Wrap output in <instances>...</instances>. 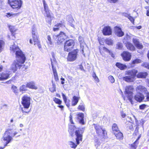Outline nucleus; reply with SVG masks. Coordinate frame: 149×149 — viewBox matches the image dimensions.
Returning <instances> with one entry per match:
<instances>
[{"label":"nucleus","mask_w":149,"mask_h":149,"mask_svg":"<svg viewBox=\"0 0 149 149\" xmlns=\"http://www.w3.org/2000/svg\"><path fill=\"white\" fill-rule=\"evenodd\" d=\"M18 133V131L15 125H12L9 128H7L2 138V141H4L5 147L13 140V137L15 136Z\"/></svg>","instance_id":"f257e3e1"},{"label":"nucleus","mask_w":149,"mask_h":149,"mask_svg":"<svg viewBox=\"0 0 149 149\" xmlns=\"http://www.w3.org/2000/svg\"><path fill=\"white\" fill-rule=\"evenodd\" d=\"M138 71L135 69L129 70L125 72V74L127 76L122 78L123 80L127 82H132L135 80V77Z\"/></svg>","instance_id":"f03ea898"},{"label":"nucleus","mask_w":149,"mask_h":149,"mask_svg":"<svg viewBox=\"0 0 149 149\" xmlns=\"http://www.w3.org/2000/svg\"><path fill=\"white\" fill-rule=\"evenodd\" d=\"M82 132L79 131H76L75 135L76 136V143H74L72 141H69L68 144L72 148L75 149L78 145L79 143V141H81L82 139Z\"/></svg>","instance_id":"7ed1b4c3"},{"label":"nucleus","mask_w":149,"mask_h":149,"mask_svg":"<svg viewBox=\"0 0 149 149\" xmlns=\"http://www.w3.org/2000/svg\"><path fill=\"white\" fill-rule=\"evenodd\" d=\"M36 31V25H33L32 27V34L33 40L34 42V44L35 45H37L39 49L41 50V45L39 40L37 38L36 35L35 34Z\"/></svg>","instance_id":"20e7f679"},{"label":"nucleus","mask_w":149,"mask_h":149,"mask_svg":"<svg viewBox=\"0 0 149 149\" xmlns=\"http://www.w3.org/2000/svg\"><path fill=\"white\" fill-rule=\"evenodd\" d=\"M94 125L97 134L99 136L105 138L107 135L106 131L99 125L96 124H94Z\"/></svg>","instance_id":"39448f33"},{"label":"nucleus","mask_w":149,"mask_h":149,"mask_svg":"<svg viewBox=\"0 0 149 149\" xmlns=\"http://www.w3.org/2000/svg\"><path fill=\"white\" fill-rule=\"evenodd\" d=\"M24 63L19 61V60H15L11 65L10 69L13 72H15L17 69L20 68L23 66Z\"/></svg>","instance_id":"423d86ee"},{"label":"nucleus","mask_w":149,"mask_h":149,"mask_svg":"<svg viewBox=\"0 0 149 149\" xmlns=\"http://www.w3.org/2000/svg\"><path fill=\"white\" fill-rule=\"evenodd\" d=\"M8 3L12 8L18 10L21 8L22 2L20 0H8Z\"/></svg>","instance_id":"0eeeda50"},{"label":"nucleus","mask_w":149,"mask_h":149,"mask_svg":"<svg viewBox=\"0 0 149 149\" xmlns=\"http://www.w3.org/2000/svg\"><path fill=\"white\" fill-rule=\"evenodd\" d=\"M133 90V88L132 86H127L125 87V93L126 96L127 97L128 99L132 104H133L132 98Z\"/></svg>","instance_id":"6e6552de"},{"label":"nucleus","mask_w":149,"mask_h":149,"mask_svg":"<svg viewBox=\"0 0 149 149\" xmlns=\"http://www.w3.org/2000/svg\"><path fill=\"white\" fill-rule=\"evenodd\" d=\"M22 104L24 109H28L31 104L30 97L27 95L24 96L22 98Z\"/></svg>","instance_id":"1a4fd4ad"},{"label":"nucleus","mask_w":149,"mask_h":149,"mask_svg":"<svg viewBox=\"0 0 149 149\" xmlns=\"http://www.w3.org/2000/svg\"><path fill=\"white\" fill-rule=\"evenodd\" d=\"M78 49H75L69 53L67 57V60L69 61H73L77 58L78 52Z\"/></svg>","instance_id":"9d476101"},{"label":"nucleus","mask_w":149,"mask_h":149,"mask_svg":"<svg viewBox=\"0 0 149 149\" xmlns=\"http://www.w3.org/2000/svg\"><path fill=\"white\" fill-rule=\"evenodd\" d=\"M74 45V40H70L66 41L65 43L64 49L65 51L69 52L71 50Z\"/></svg>","instance_id":"9b49d317"},{"label":"nucleus","mask_w":149,"mask_h":149,"mask_svg":"<svg viewBox=\"0 0 149 149\" xmlns=\"http://www.w3.org/2000/svg\"><path fill=\"white\" fill-rule=\"evenodd\" d=\"M15 54L17 57L16 60H18L22 63H24L26 60V58L24 54L19 49V50L15 52Z\"/></svg>","instance_id":"f8f14e48"},{"label":"nucleus","mask_w":149,"mask_h":149,"mask_svg":"<svg viewBox=\"0 0 149 149\" xmlns=\"http://www.w3.org/2000/svg\"><path fill=\"white\" fill-rule=\"evenodd\" d=\"M67 37V36L65 33L63 32H61L58 35V43L60 44L62 43L66 39Z\"/></svg>","instance_id":"ddd939ff"},{"label":"nucleus","mask_w":149,"mask_h":149,"mask_svg":"<svg viewBox=\"0 0 149 149\" xmlns=\"http://www.w3.org/2000/svg\"><path fill=\"white\" fill-rule=\"evenodd\" d=\"M114 31L115 34L118 37H122L124 35V32L122 31L121 28L119 27H115Z\"/></svg>","instance_id":"4468645a"},{"label":"nucleus","mask_w":149,"mask_h":149,"mask_svg":"<svg viewBox=\"0 0 149 149\" xmlns=\"http://www.w3.org/2000/svg\"><path fill=\"white\" fill-rule=\"evenodd\" d=\"M45 13L44 15L47 17L46 19V21L49 24H50L52 20V17L50 14V11L49 9L45 10Z\"/></svg>","instance_id":"2eb2a0df"},{"label":"nucleus","mask_w":149,"mask_h":149,"mask_svg":"<svg viewBox=\"0 0 149 149\" xmlns=\"http://www.w3.org/2000/svg\"><path fill=\"white\" fill-rule=\"evenodd\" d=\"M124 60L129 61L131 58V55L130 53L127 52H124L121 54Z\"/></svg>","instance_id":"dca6fc26"},{"label":"nucleus","mask_w":149,"mask_h":149,"mask_svg":"<svg viewBox=\"0 0 149 149\" xmlns=\"http://www.w3.org/2000/svg\"><path fill=\"white\" fill-rule=\"evenodd\" d=\"M103 34L105 36H109L111 34V29L109 26H105L102 30Z\"/></svg>","instance_id":"f3484780"},{"label":"nucleus","mask_w":149,"mask_h":149,"mask_svg":"<svg viewBox=\"0 0 149 149\" xmlns=\"http://www.w3.org/2000/svg\"><path fill=\"white\" fill-rule=\"evenodd\" d=\"M144 96L140 93H138L134 96L135 100L137 102H141L144 99Z\"/></svg>","instance_id":"a211bd4d"},{"label":"nucleus","mask_w":149,"mask_h":149,"mask_svg":"<svg viewBox=\"0 0 149 149\" xmlns=\"http://www.w3.org/2000/svg\"><path fill=\"white\" fill-rule=\"evenodd\" d=\"M77 118L79 120V122L82 124H84V114L79 112L77 114Z\"/></svg>","instance_id":"6ab92c4d"},{"label":"nucleus","mask_w":149,"mask_h":149,"mask_svg":"<svg viewBox=\"0 0 149 149\" xmlns=\"http://www.w3.org/2000/svg\"><path fill=\"white\" fill-rule=\"evenodd\" d=\"M136 91L139 93L141 92L144 93H147V90L145 87L143 86L139 85L136 88Z\"/></svg>","instance_id":"aec40b11"},{"label":"nucleus","mask_w":149,"mask_h":149,"mask_svg":"<svg viewBox=\"0 0 149 149\" xmlns=\"http://www.w3.org/2000/svg\"><path fill=\"white\" fill-rule=\"evenodd\" d=\"M133 41L136 47L139 49H142L143 48V45L140 43L138 40L136 38H133Z\"/></svg>","instance_id":"412c9836"},{"label":"nucleus","mask_w":149,"mask_h":149,"mask_svg":"<svg viewBox=\"0 0 149 149\" xmlns=\"http://www.w3.org/2000/svg\"><path fill=\"white\" fill-rule=\"evenodd\" d=\"M51 61L52 68V69L54 79L56 81H57L58 80V78L56 70V68L54 67V63H52V60H51Z\"/></svg>","instance_id":"4be33fe9"},{"label":"nucleus","mask_w":149,"mask_h":149,"mask_svg":"<svg viewBox=\"0 0 149 149\" xmlns=\"http://www.w3.org/2000/svg\"><path fill=\"white\" fill-rule=\"evenodd\" d=\"M76 131H79L81 132L82 133H83V132L81 130H77V128L71 126L69 128L68 130V131L70 134L72 136H73V134H74V132L75 133Z\"/></svg>","instance_id":"5701e85b"},{"label":"nucleus","mask_w":149,"mask_h":149,"mask_svg":"<svg viewBox=\"0 0 149 149\" xmlns=\"http://www.w3.org/2000/svg\"><path fill=\"white\" fill-rule=\"evenodd\" d=\"M147 75V72L143 71L139 73L137 75V77L138 78H145Z\"/></svg>","instance_id":"b1692460"},{"label":"nucleus","mask_w":149,"mask_h":149,"mask_svg":"<svg viewBox=\"0 0 149 149\" xmlns=\"http://www.w3.org/2000/svg\"><path fill=\"white\" fill-rule=\"evenodd\" d=\"M80 98V97L74 96L72 98V106H74L77 104Z\"/></svg>","instance_id":"393cba45"},{"label":"nucleus","mask_w":149,"mask_h":149,"mask_svg":"<svg viewBox=\"0 0 149 149\" xmlns=\"http://www.w3.org/2000/svg\"><path fill=\"white\" fill-rule=\"evenodd\" d=\"M46 41L47 45L51 47L53 45V40H52L50 35H47L46 37Z\"/></svg>","instance_id":"a878e982"},{"label":"nucleus","mask_w":149,"mask_h":149,"mask_svg":"<svg viewBox=\"0 0 149 149\" xmlns=\"http://www.w3.org/2000/svg\"><path fill=\"white\" fill-rule=\"evenodd\" d=\"M9 74L5 73L1 74L0 75V80H5L7 79L9 77Z\"/></svg>","instance_id":"bb28decb"},{"label":"nucleus","mask_w":149,"mask_h":149,"mask_svg":"<svg viewBox=\"0 0 149 149\" xmlns=\"http://www.w3.org/2000/svg\"><path fill=\"white\" fill-rule=\"evenodd\" d=\"M126 46L128 49L131 51H134L135 49L134 47L130 42H127L126 44Z\"/></svg>","instance_id":"cd10ccee"},{"label":"nucleus","mask_w":149,"mask_h":149,"mask_svg":"<svg viewBox=\"0 0 149 149\" xmlns=\"http://www.w3.org/2000/svg\"><path fill=\"white\" fill-rule=\"evenodd\" d=\"M114 134L117 139L120 140L123 139V134L120 131L116 132Z\"/></svg>","instance_id":"c85d7f7f"},{"label":"nucleus","mask_w":149,"mask_h":149,"mask_svg":"<svg viewBox=\"0 0 149 149\" xmlns=\"http://www.w3.org/2000/svg\"><path fill=\"white\" fill-rule=\"evenodd\" d=\"M11 52L13 53L16 52L17 51L19 50V49L17 45H14L11 46L10 47Z\"/></svg>","instance_id":"c756f323"},{"label":"nucleus","mask_w":149,"mask_h":149,"mask_svg":"<svg viewBox=\"0 0 149 149\" xmlns=\"http://www.w3.org/2000/svg\"><path fill=\"white\" fill-rule=\"evenodd\" d=\"M116 65L121 70L125 69L127 68V66L125 65L118 63H116Z\"/></svg>","instance_id":"7c9ffc66"},{"label":"nucleus","mask_w":149,"mask_h":149,"mask_svg":"<svg viewBox=\"0 0 149 149\" xmlns=\"http://www.w3.org/2000/svg\"><path fill=\"white\" fill-rule=\"evenodd\" d=\"M26 86L31 88L36 89L37 88L36 87L35 85V84L33 82H29L26 84Z\"/></svg>","instance_id":"2f4dec72"},{"label":"nucleus","mask_w":149,"mask_h":149,"mask_svg":"<svg viewBox=\"0 0 149 149\" xmlns=\"http://www.w3.org/2000/svg\"><path fill=\"white\" fill-rule=\"evenodd\" d=\"M77 109L79 110L84 111H85V106L83 103H80Z\"/></svg>","instance_id":"473e14b6"},{"label":"nucleus","mask_w":149,"mask_h":149,"mask_svg":"<svg viewBox=\"0 0 149 149\" xmlns=\"http://www.w3.org/2000/svg\"><path fill=\"white\" fill-rule=\"evenodd\" d=\"M112 129L114 134L120 131L118 128L117 125L116 124H113L112 126Z\"/></svg>","instance_id":"72a5a7b5"},{"label":"nucleus","mask_w":149,"mask_h":149,"mask_svg":"<svg viewBox=\"0 0 149 149\" xmlns=\"http://www.w3.org/2000/svg\"><path fill=\"white\" fill-rule=\"evenodd\" d=\"M19 13H9L6 14V16L8 17L11 18L15 17L18 15Z\"/></svg>","instance_id":"f704fd0d"},{"label":"nucleus","mask_w":149,"mask_h":149,"mask_svg":"<svg viewBox=\"0 0 149 149\" xmlns=\"http://www.w3.org/2000/svg\"><path fill=\"white\" fill-rule=\"evenodd\" d=\"M62 25V24L60 23H58L54 26L53 28V31H54L58 30L59 28Z\"/></svg>","instance_id":"c9c22d12"},{"label":"nucleus","mask_w":149,"mask_h":149,"mask_svg":"<svg viewBox=\"0 0 149 149\" xmlns=\"http://www.w3.org/2000/svg\"><path fill=\"white\" fill-rule=\"evenodd\" d=\"M141 136H139L138 137V139H136V141L134 142L133 144H132V146L134 149H136L137 147V145L138 144L139 142L138 141V139L140 138Z\"/></svg>","instance_id":"e433bc0d"},{"label":"nucleus","mask_w":149,"mask_h":149,"mask_svg":"<svg viewBox=\"0 0 149 149\" xmlns=\"http://www.w3.org/2000/svg\"><path fill=\"white\" fill-rule=\"evenodd\" d=\"M92 77L94 78L95 82L98 83L99 82V80L97 76L96 75L95 72H93Z\"/></svg>","instance_id":"4c0bfd02"},{"label":"nucleus","mask_w":149,"mask_h":149,"mask_svg":"<svg viewBox=\"0 0 149 149\" xmlns=\"http://www.w3.org/2000/svg\"><path fill=\"white\" fill-rule=\"evenodd\" d=\"M9 28L11 32L13 34V33L15 32L17 30V29L15 28L14 26H9Z\"/></svg>","instance_id":"58836bf2"},{"label":"nucleus","mask_w":149,"mask_h":149,"mask_svg":"<svg viewBox=\"0 0 149 149\" xmlns=\"http://www.w3.org/2000/svg\"><path fill=\"white\" fill-rule=\"evenodd\" d=\"M79 40L80 44L81 47L82 46L83 47L84 44L83 38L82 37L80 36L79 37Z\"/></svg>","instance_id":"ea45409f"},{"label":"nucleus","mask_w":149,"mask_h":149,"mask_svg":"<svg viewBox=\"0 0 149 149\" xmlns=\"http://www.w3.org/2000/svg\"><path fill=\"white\" fill-rule=\"evenodd\" d=\"M62 95L65 103L66 105L68 106V107H69L70 106V104L69 103L67 102V99L66 96L63 93H62Z\"/></svg>","instance_id":"a19ab883"},{"label":"nucleus","mask_w":149,"mask_h":149,"mask_svg":"<svg viewBox=\"0 0 149 149\" xmlns=\"http://www.w3.org/2000/svg\"><path fill=\"white\" fill-rule=\"evenodd\" d=\"M94 141L95 146L96 148H97L98 146H100V143L96 137L94 138Z\"/></svg>","instance_id":"79ce46f5"},{"label":"nucleus","mask_w":149,"mask_h":149,"mask_svg":"<svg viewBox=\"0 0 149 149\" xmlns=\"http://www.w3.org/2000/svg\"><path fill=\"white\" fill-rule=\"evenodd\" d=\"M49 90L52 92H54L56 91V87L54 84L52 83V87L49 88Z\"/></svg>","instance_id":"37998d69"},{"label":"nucleus","mask_w":149,"mask_h":149,"mask_svg":"<svg viewBox=\"0 0 149 149\" xmlns=\"http://www.w3.org/2000/svg\"><path fill=\"white\" fill-rule=\"evenodd\" d=\"M12 88L13 92L16 94L17 95L19 91L17 87L15 86H13Z\"/></svg>","instance_id":"c03bdc74"},{"label":"nucleus","mask_w":149,"mask_h":149,"mask_svg":"<svg viewBox=\"0 0 149 149\" xmlns=\"http://www.w3.org/2000/svg\"><path fill=\"white\" fill-rule=\"evenodd\" d=\"M106 42L107 44L109 45H112L113 44V41L111 39H107L106 40Z\"/></svg>","instance_id":"a18cd8bd"},{"label":"nucleus","mask_w":149,"mask_h":149,"mask_svg":"<svg viewBox=\"0 0 149 149\" xmlns=\"http://www.w3.org/2000/svg\"><path fill=\"white\" fill-rule=\"evenodd\" d=\"M53 100L56 103L58 104H60L62 102L61 100L60 99L56 97H54L53 98Z\"/></svg>","instance_id":"49530a36"},{"label":"nucleus","mask_w":149,"mask_h":149,"mask_svg":"<svg viewBox=\"0 0 149 149\" xmlns=\"http://www.w3.org/2000/svg\"><path fill=\"white\" fill-rule=\"evenodd\" d=\"M44 10L49 9V8L45 0L42 1Z\"/></svg>","instance_id":"de8ad7c7"},{"label":"nucleus","mask_w":149,"mask_h":149,"mask_svg":"<svg viewBox=\"0 0 149 149\" xmlns=\"http://www.w3.org/2000/svg\"><path fill=\"white\" fill-rule=\"evenodd\" d=\"M141 62V60L139 59H136L135 60H133L132 61V64H136L138 63H140Z\"/></svg>","instance_id":"09e8293b"},{"label":"nucleus","mask_w":149,"mask_h":149,"mask_svg":"<svg viewBox=\"0 0 149 149\" xmlns=\"http://www.w3.org/2000/svg\"><path fill=\"white\" fill-rule=\"evenodd\" d=\"M141 66L149 69V63L148 62H144L142 64Z\"/></svg>","instance_id":"8fccbe9b"},{"label":"nucleus","mask_w":149,"mask_h":149,"mask_svg":"<svg viewBox=\"0 0 149 149\" xmlns=\"http://www.w3.org/2000/svg\"><path fill=\"white\" fill-rule=\"evenodd\" d=\"M103 49L105 51L107 52H108L110 54L111 56L112 57L114 58V56L113 55V54L108 49H107V48L103 47Z\"/></svg>","instance_id":"3c124183"},{"label":"nucleus","mask_w":149,"mask_h":149,"mask_svg":"<svg viewBox=\"0 0 149 149\" xmlns=\"http://www.w3.org/2000/svg\"><path fill=\"white\" fill-rule=\"evenodd\" d=\"M27 86H26L23 85L21 86L19 88V90L20 91H25L27 90Z\"/></svg>","instance_id":"603ef678"},{"label":"nucleus","mask_w":149,"mask_h":149,"mask_svg":"<svg viewBox=\"0 0 149 149\" xmlns=\"http://www.w3.org/2000/svg\"><path fill=\"white\" fill-rule=\"evenodd\" d=\"M123 47V45L122 43L118 42L116 46V47L117 48L119 49H121Z\"/></svg>","instance_id":"864d4df0"},{"label":"nucleus","mask_w":149,"mask_h":149,"mask_svg":"<svg viewBox=\"0 0 149 149\" xmlns=\"http://www.w3.org/2000/svg\"><path fill=\"white\" fill-rule=\"evenodd\" d=\"M109 80L111 83H113L115 81V79L111 75L109 76L108 77Z\"/></svg>","instance_id":"5fc2aeb1"},{"label":"nucleus","mask_w":149,"mask_h":149,"mask_svg":"<svg viewBox=\"0 0 149 149\" xmlns=\"http://www.w3.org/2000/svg\"><path fill=\"white\" fill-rule=\"evenodd\" d=\"M132 36H130L129 35H128L127 34L124 40L123 41V42H125V39H127L129 41H130V39H132L133 40V38H132Z\"/></svg>","instance_id":"6e6d98bb"},{"label":"nucleus","mask_w":149,"mask_h":149,"mask_svg":"<svg viewBox=\"0 0 149 149\" xmlns=\"http://www.w3.org/2000/svg\"><path fill=\"white\" fill-rule=\"evenodd\" d=\"M4 45V42L2 40H0V52H1L3 49L2 47Z\"/></svg>","instance_id":"4d7b16f0"},{"label":"nucleus","mask_w":149,"mask_h":149,"mask_svg":"<svg viewBox=\"0 0 149 149\" xmlns=\"http://www.w3.org/2000/svg\"><path fill=\"white\" fill-rule=\"evenodd\" d=\"M146 107V105L144 104L141 105L139 106V108L141 109H144Z\"/></svg>","instance_id":"13d9d810"},{"label":"nucleus","mask_w":149,"mask_h":149,"mask_svg":"<svg viewBox=\"0 0 149 149\" xmlns=\"http://www.w3.org/2000/svg\"><path fill=\"white\" fill-rule=\"evenodd\" d=\"M128 18L131 22H134V19L132 17L130 16H128Z\"/></svg>","instance_id":"bf43d9fd"},{"label":"nucleus","mask_w":149,"mask_h":149,"mask_svg":"<svg viewBox=\"0 0 149 149\" xmlns=\"http://www.w3.org/2000/svg\"><path fill=\"white\" fill-rule=\"evenodd\" d=\"M69 118H70V121L71 123L72 124H74V123H73V120H72V115L70 114V116H69Z\"/></svg>","instance_id":"052dcab7"},{"label":"nucleus","mask_w":149,"mask_h":149,"mask_svg":"<svg viewBox=\"0 0 149 149\" xmlns=\"http://www.w3.org/2000/svg\"><path fill=\"white\" fill-rule=\"evenodd\" d=\"M108 1L111 3H116L118 0H107Z\"/></svg>","instance_id":"680f3d73"},{"label":"nucleus","mask_w":149,"mask_h":149,"mask_svg":"<svg viewBox=\"0 0 149 149\" xmlns=\"http://www.w3.org/2000/svg\"><path fill=\"white\" fill-rule=\"evenodd\" d=\"M61 84H63L65 83V79L63 78H61Z\"/></svg>","instance_id":"e2e57ef3"},{"label":"nucleus","mask_w":149,"mask_h":149,"mask_svg":"<svg viewBox=\"0 0 149 149\" xmlns=\"http://www.w3.org/2000/svg\"><path fill=\"white\" fill-rule=\"evenodd\" d=\"M67 17H68L70 18V21H71L72 22H73L74 21V19H72L71 15H69L67 16Z\"/></svg>","instance_id":"0e129e2a"},{"label":"nucleus","mask_w":149,"mask_h":149,"mask_svg":"<svg viewBox=\"0 0 149 149\" xmlns=\"http://www.w3.org/2000/svg\"><path fill=\"white\" fill-rule=\"evenodd\" d=\"M121 116L122 118H124L126 116V114L123 112H122L121 113Z\"/></svg>","instance_id":"69168bd1"},{"label":"nucleus","mask_w":149,"mask_h":149,"mask_svg":"<svg viewBox=\"0 0 149 149\" xmlns=\"http://www.w3.org/2000/svg\"><path fill=\"white\" fill-rule=\"evenodd\" d=\"M22 111L23 113H28L29 111H27L24 110L22 108Z\"/></svg>","instance_id":"338daca9"},{"label":"nucleus","mask_w":149,"mask_h":149,"mask_svg":"<svg viewBox=\"0 0 149 149\" xmlns=\"http://www.w3.org/2000/svg\"><path fill=\"white\" fill-rule=\"evenodd\" d=\"M147 98L148 100H149V93H148L147 94Z\"/></svg>","instance_id":"774afa93"}]
</instances>
